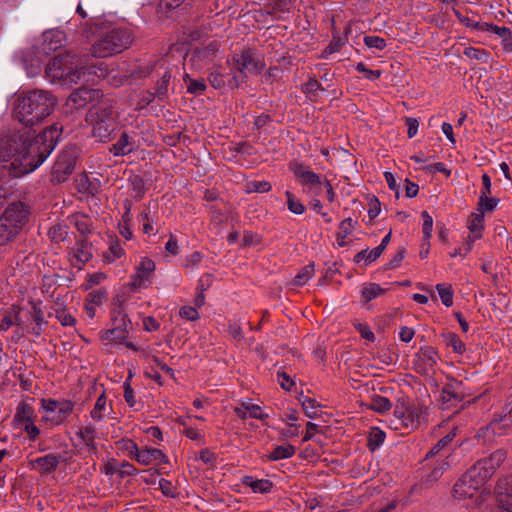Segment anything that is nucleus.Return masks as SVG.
<instances>
[{"mask_svg":"<svg viewBox=\"0 0 512 512\" xmlns=\"http://www.w3.org/2000/svg\"><path fill=\"white\" fill-rule=\"evenodd\" d=\"M231 80L232 78H229L228 74H224L220 71H213L208 76L210 85L215 89H221L225 87V85L227 83L229 84V81Z\"/></svg>","mask_w":512,"mask_h":512,"instance_id":"obj_40","label":"nucleus"},{"mask_svg":"<svg viewBox=\"0 0 512 512\" xmlns=\"http://www.w3.org/2000/svg\"><path fill=\"white\" fill-rule=\"evenodd\" d=\"M33 408L26 402H20L17 406L14 421L18 424H26L32 421Z\"/></svg>","mask_w":512,"mask_h":512,"instance_id":"obj_31","label":"nucleus"},{"mask_svg":"<svg viewBox=\"0 0 512 512\" xmlns=\"http://www.w3.org/2000/svg\"><path fill=\"white\" fill-rule=\"evenodd\" d=\"M235 413L240 418H245L247 413H249L250 417L255 419H263L267 417L266 414L262 413L261 407L259 405L249 403H242L241 407H236Z\"/></svg>","mask_w":512,"mask_h":512,"instance_id":"obj_26","label":"nucleus"},{"mask_svg":"<svg viewBox=\"0 0 512 512\" xmlns=\"http://www.w3.org/2000/svg\"><path fill=\"white\" fill-rule=\"evenodd\" d=\"M384 293L385 289H383L379 284L370 283L362 289L361 296L363 301L367 303Z\"/></svg>","mask_w":512,"mask_h":512,"instance_id":"obj_36","label":"nucleus"},{"mask_svg":"<svg viewBox=\"0 0 512 512\" xmlns=\"http://www.w3.org/2000/svg\"><path fill=\"white\" fill-rule=\"evenodd\" d=\"M391 407H392V404L389 401V399L386 397H383V396H379V395L372 397L371 402L368 405L369 409H371L375 412H378V413L386 412V411L390 410Z\"/></svg>","mask_w":512,"mask_h":512,"instance_id":"obj_39","label":"nucleus"},{"mask_svg":"<svg viewBox=\"0 0 512 512\" xmlns=\"http://www.w3.org/2000/svg\"><path fill=\"white\" fill-rule=\"evenodd\" d=\"M441 337L443 338V342L445 343V345L451 347L454 352L462 354L465 351L464 343L454 332L442 333Z\"/></svg>","mask_w":512,"mask_h":512,"instance_id":"obj_32","label":"nucleus"},{"mask_svg":"<svg viewBox=\"0 0 512 512\" xmlns=\"http://www.w3.org/2000/svg\"><path fill=\"white\" fill-rule=\"evenodd\" d=\"M155 262L150 258H143L137 268V272L134 275L130 286L132 288H139L142 284L148 280L151 274L155 270Z\"/></svg>","mask_w":512,"mask_h":512,"instance_id":"obj_17","label":"nucleus"},{"mask_svg":"<svg viewBox=\"0 0 512 512\" xmlns=\"http://www.w3.org/2000/svg\"><path fill=\"white\" fill-rule=\"evenodd\" d=\"M20 311L21 309L17 305H13L7 310L0 321V331H6L13 325H21V319L19 317Z\"/></svg>","mask_w":512,"mask_h":512,"instance_id":"obj_25","label":"nucleus"},{"mask_svg":"<svg viewBox=\"0 0 512 512\" xmlns=\"http://www.w3.org/2000/svg\"><path fill=\"white\" fill-rule=\"evenodd\" d=\"M296 452V448L287 444L285 446H277L274 450L267 456L268 461H278L281 459H288L294 456Z\"/></svg>","mask_w":512,"mask_h":512,"instance_id":"obj_28","label":"nucleus"},{"mask_svg":"<svg viewBox=\"0 0 512 512\" xmlns=\"http://www.w3.org/2000/svg\"><path fill=\"white\" fill-rule=\"evenodd\" d=\"M301 90L311 99V96H316L317 90L324 91V88L315 77H312L302 85Z\"/></svg>","mask_w":512,"mask_h":512,"instance_id":"obj_51","label":"nucleus"},{"mask_svg":"<svg viewBox=\"0 0 512 512\" xmlns=\"http://www.w3.org/2000/svg\"><path fill=\"white\" fill-rule=\"evenodd\" d=\"M45 73L53 80H63L66 83L78 84L85 75L81 55L67 52L58 54L45 67Z\"/></svg>","mask_w":512,"mask_h":512,"instance_id":"obj_4","label":"nucleus"},{"mask_svg":"<svg viewBox=\"0 0 512 512\" xmlns=\"http://www.w3.org/2000/svg\"><path fill=\"white\" fill-rule=\"evenodd\" d=\"M242 483L250 487L255 493H268L273 487V483L268 479H254L252 476H244Z\"/></svg>","mask_w":512,"mask_h":512,"instance_id":"obj_24","label":"nucleus"},{"mask_svg":"<svg viewBox=\"0 0 512 512\" xmlns=\"http://www.w3.org/2000/svg\"><path fill=\"white\" fill-rule=\"evenodd\" d=\"M227 63L232 71L239 73V75L235 73L232 80L229 81L231 88L239 87L245 81L248 74H259L264 68V63L256 55L255 51L249 48L234 52Z\"/></svg>","mask_w":512,"mask_h":512,"instance_id":"obj_6","label":"nucleus"},{"mask_svg":"<svg viewBox=\"0 0 512 512\" xmlns=\"http://www.w3.org/2000/svg\"><path fill=\"white\" fill-rule=\"evenodd\" d=\"M406 254V249L404 247H400L393 258L386 264L385 269H395L400 266L402 260L404 259Z\"/></svg>","mask_w":512,"mask_h":512,"instance_id":"obj_64","label":"nucleus"},{"mask_svg":"<svg viewBox=\"0 0 512 512\" xmlns=\"http://www.w3.org/2000/svg\"><path fill=\"white\" fill-rule=\"evenodd\" d=\"M105 406H106V398H105L104 394H101L98 397L93 410L91 411L92 419H94L96 421L102 420L103 419V415L101 414V411L103 409H105Z\"/></svg>","mask_w":512,"mask_h":512,"instance_id":"obj_59","label":"nucleus"},{"mask_svg":"<svg viewBox=\"0 0 512 512\" xmlns=\"http://www.w3.org/2000/svg\"><path fill=\"white\" fill-rule=\"evenodd\" d=\"M314 274V264L310 263L303 267L295 276L293 283L296 286L304 285Z\"/></svg>","mask_w":512,"mask_h":512,"instance_id":"obj_44","label":"nucleus"},{"mask_svg":"<svg viewBox=\"0 0 512 512\" xmlns=\"http://www.w3.org/2000/svg\"><path fill=\"white\" fill-rule=\"evenodd\" d=\"M271 190V184L268 181H250L246 185L247 193H265Z\"/></svg>","mask_w":512,"mask_h":512,"instance_id":"obj_50","label":"nucleus"},{"mask_svg":"<svg viewBox=\"0 0 512 512\" xmlns=\"http://www.w3.org/2000/svg\"><path fill=\"white\" fill-rule=\"evenodd\" d=\"M56 101L54 95L46 90L22 91L15 98L13 117L26 127H32L52 113Z\"/></svg>","mask_w":512,"mask_h":512,"instance_id":"obj_2","label":"nucleus"},{"mask_svg":"<svg viewBox=\"0 0 512 512\" xmlns=\"http://www.w3.org/2000/svg\"><path fill=\"white\" fill-rule=\"evenodd\" d=\"M296 0H273L270 4V14L289 13L295 5Z\"/></svg>","mask_w":512,"mask_h":512,"instance_id":"obj_38","label":"nucleus"},{"mask_svg":"<svg viewBox=\"0 0 512 512\" xmlns=\"http://www.w3.org/2000/svg\"><path fill=\"white\" fill-rule=\"evenodd\" d=\"M510 490H512V478L511 477H507V478H503L501 480L498 481L496 487H495V494H496V498H497V502L500 501V493H502V495L504 496H508L509 494H511Z\"/></svg>","mask_w":512,"mask_h":512,"instance_id":"obj_52","label":"nucleus"},{"mask_svg":"<svg viewBox=\"0 0 512 512\" xmlns=\"http://www.w3.org/2000/svg\"><path fill=\"white\" fill-rule=\"evenodd\" d=\"M385 432L378 427L371 428L368 434L367 447L371 451H375L385 440Z\"/></svg>","mask_w":512,"mask_h":512,"instance_id":"obj_33","label":"nucleus"},{"mask_svg":"<svg viewBox=\"0 0 512 512\" xmlns=\"http://www.w3.org/2000/svg\"><path fill=\"white\" fill-rule=\"evenodd\" d=\"M354 230V223L352 218H346L339 224V232L336 237L337 240L345 239Z\"/></svg>","mask_w":512,"mask_h":512,"instance_id":"obj_57","label":"nucleus"},{"mask_svg":"<svg viewBox=\"0 0 512 512\" xmlns=\"http://www.w3.org/2000/svg\"><path fill=\"white\" fill-rule=\"evenodd\" d=\"M285 195L287 197L288 209L294 214H303L305 211L304 205L299 200L295 199L291 192L286 191Z\"/></svg>","mask_w":512,"mask_h":512,"instance_id":"obj_54","label":"nucleus"},{"mask_svg":"<svg viewBox=\"0 0 512 512\" xmlns=\"http://www.w3.org/2000/svg\"><path fill=\"white\" fill-rule=\"evenodd\" d=\"M381 254L382 252H380L377 247H375L370 252H368V249H364L354 256L353 261L355 263H359L360 261L365 259L368 263H371L378 259L381 256Z\"/></svg>","mask_w":512,"mask_h":512,"instance_id":"obj_47","label":"nucleus"},{"mask_svg":"<svg viewBox=\"0 0 512 512\" xmlns=\"http://www.w3.org/2000/svg\"><path fill=\"white\" fill-rule=\"evenodd\" d=\"M79 150L76 145L66 146L58 155L50 174L53 184L64 183L72 175L78 159Z\"/></svg>","mask_w":512,"mask_h":512,"instance_id":"obj_7","label":"nucleus"},{"mask_svg":"<svg viewBox=\"0 0 512 512\" xmlns=\"http://www.w3.org/2000/svg\"><path fill=\"white\" fill-rule=\"evenodd\" d=\"M92 257V248L89 243L84 240H78L73 248L72 264L79 269L87 263Z\"/></svg>","mask_w":512,"mask_h":512,"instance_id":"obj_18","label":"nucleus"},{"mask_svg":"<svg viewBox=\"0 0 512 512\" xmlns=\"http://www.w3.org/2000/svg\"><path fill=\"white\" fill-rule=\"evenodd\" d=\"M83 58V66L85 67V75L81 78L83 81H90L89 76L94 75L98 78H105L108 75V67L104 62L98 64L87 65V57L81 55Z\"/></svg>","mask_w":512,"mask_h":512,"instance_id":"obj_20","label":"nucleus"},{"mask_svg":"<svg viewBox=\"0 0 512 512\" xmlns=\"http://www.w3.org/2000/svg\"><path fill=\"white\" fill-rule=\"evenodd\" d=\"M99 97V90L81 87L70 94L68 101L72 102L75 108L78 109L84 107L90 102L97 100Z\"/></svg>","mask_w":512,"mask_h":512,"instance_id":"obj_13","label":"nucleus"},{"mask_svg":"<svg viewBox=\"0 0 512 512\" xmlns=\"http://www.w3.org/2000/svg\"><path fill=\"white\" fill-rule=\"evenodd\" d=\"M301 404L307 417L316 418L318 416V408L320 405L316 403L315 399L304 397L301 400Z\"/></svg>","mask_w":512,"mask_h":512,"instance_id":"obj_46","label":"nucleus"},{"mask_svg":"<svg viewBox=\"0 0 512 512\" xmlns=\"http://www.w3.org/2000/svg\"><path fill=\"white\" fill-rule=\"evenodd\" d=\"M23 64L27 71L28 76L34 77L39 74L41 71V60L40 57H34L30 60V64L28 65L27 57L23 58Z\"/></svg>","mask_w":512,"mask_h":512,"instance_id":"obj_53","label":"nucleus"},{"mask_svg":"<svg viewBox=\"0 0 512 512\" xmlns=\"http://www.w3.org/2000/svg\"><path fill=\"white\" fill-rule=\"evenodd\" d=\"M436 290L440 296L441 302L446 306L450 307L453 304V290L451 286L445 284H437Z\"/></svg>","mask_w":512,"mask_h":512,"instance_id":"obj_45","label":"nucleus"},{"mask_svg":"<svg viewBox=\"0 0 512 512\" xmlns=\"http://www.w3.org/2000/svg\"><path fill=\"white\" fill-rule=\"evenodd\" d=\"M19 231L20 230L9 222L2 221L0 217V245H5L12 241L18 235Z\"/></svg>","mask_w":512,"mask_h":512,"instance_id":"obj_30","label":"nucleus"},{"mask_svg":"<svg viewBox=\"0 0 512 512\" xmlns=\"http://www.w3.org/2000/svg\"><path fill=\"white\" fill-rule=\"evenodd\" d=\"M29 304L32 307L30 312L32 319L36 322V324H46L44 320V313L40 307V302L29 301Z\"/></svg>","mask_w":512,"mask_h":512,"instance_id":"obj_61","label":"nucleus"},{"mask_svg":"<svg viewBox=\"0 0 512 512\" xmlns=\"http://www.w3.org/2000/svg\"><path fill=\"white\" fill-rule=\"evenodd\" d=\"M95 435H96V429L92 425H87V426L81 428L78 432V436L83 440V442L93 452L96 451V444L94 442Z\"/></svg>","mask_w":512,"mask_h":512,"instance_id":"obj_34","label":"nucleus"},{"mask_svg":"<svg viewBox=\"0 0 512 512\" xmlns=\"http://www.w3.org/2000/svg\"><path fill=\"white\" fill-rule=\"evenodd\" d=\"M133 151L131 137L127 132H122L115 144L110 147V152L114 156H124Z\"/></svg>","mask_w":512,"mask_h":512,"instance_id":"obj_21","label":"nucleus"},{"mask_svg":"<svg viewBox=\"0 0 512 512\" xmlns=\"http://www.w3.org/2000/svg\"><path fill=\"white\" fill-rule=\"evenodd\" d=\"M42 51L48 55L51 52H55L62 46L63 40L65 39L64 32L60 30H48L42 34Z\"/></svg>","mask_w":512,"mask_h":512,"instance_id":"obj_15","label":"nucleus"},{"mask_svg":"<svg viewBox=\"0 0 512 512\" xmlns=\"http://www.w3.org/2000/svg\"><path fill=\"white\" fill-rule=\"evenodd\" d=\"M364 43L369 48H376L378 50H383L386 47L385 39L378 36H365Z\"/></svg>","mask_w":512,"mask_h":512,"instance_id":"obj_63","label":"nucleus"},{"mask_svg":"<svg viewBox=\"0 0 512 512\" xmlns=\"http://www.w3.org/2000/svg\"><path fill=\"white\" fill-rule=\"evenodd\" d=\"M421 216L423 218L424 240L429 244L430 238L432 236L433 218L427 211H423Z\"/></svg>","mask_w":512,"mask_h":512,"instance_id":"obj_56","label":"nucleus"},{"mask_svg":"<svg viewBox=\"0 0 512 512\" xmlns=\"http://www.w3.org/2000/svg\"><path fill=\"white\" fill-rule=\"evenodd\" d=\"M464 55L470 59H476L484 63H488L490 53L484 49H477L473 47H467L464 50Z\"/></svg>","mask_w":512,"mask_h":512,"instance_id":"obj_48","label":"nucleus"},{"mask_svg":"<svg viewBox=\"0 0 512 512\" xmlns=\"http://www.w3.org/2000/svg\"><path fill=\"white\" fill-rule=\"evenodd\" d=\"M70 222L75 226L78 232L86 235L90 232V220L87 216L82 214H74L70 218Z\"/></svg>","mask_w":512,"mask_h":512,"instance_id":"obj_37","label":"nucleus"},{"mask_svg":"<svg viewBox=\"0 0 512 512\" xmlns=\"http://www.w3.org/2000/svg\"><path fill=\"white\" fill-rule=\"evenodd\" d=\"M59 463V457L53 454H48L43 457H39L35 460H31L30 464L34 467L38 465L41 474H48L53 472Z\"/></svg>","mask_w":512,"mask_h":512,"instance_id":"obj_22","label":"nucleus"},{"mask_svg":"<svg viewBox=\"0 0 512 512\" xmlns=\"http://www.w3.org/2000/svg\"><path fill=\"white\" fill-rule=\"evenodd\" d=\"M291 169L295 176L301 181L303 185H320V177L311 170H307L303 164L295 163L291 165Z\"/></svg>","mask_w":512,"mask_h":512,"instance_id":"obj_19","label":"nucleus"},{"mask_svg":"<svg viewBox=\"0 0 512 512\" xmlns=\"http://www.w3.org/2000/svg\"><path fill=\"white\" fill-rule=\"evenodd\" d=\"M115 103L103 99L94 104L86 114V121L92 125V135L101 142H107L112 132L117 128V113Z\"/></svg>","mask_w":512,"mask_h":512,"instance_id":"obj_3","label":"nucleus"},{"mask_svg":"<svg viewBox=\"0 0 512 512\" xmlns=\"http://www.w3.org/2000/svg\"><path fill=\"white\" fill-rule=\"evenodd\" d=\"M184 0H160L157 6V12L163 16L178 8Z\"/></svg>","mask_w":512,"mask_h":512,"instance_id":"obj_49","label":"nucleus"},{"mask_svg":"<svg viewBox=\"0 0 512 512\" xmlns=\"http://www.w3.org/2000/svg\"><path fill=\"white\" fill-rule=\"evenodd\" d=\"M485 482L486 480L480 473L470 467L454 484L453 497L456 499L472 498Z\"/></svg>","mask_w":512,"mask_h":512,"instance_id":"obj_8","label":"nucleus"},{"mask_svg":"<svg viewBox=\"0 0 512 512\" xmlns=\"http://www.w3.org/2000/svg\"><path fill=\"white\" fill-rule=\"evenodd\" d=\"M484 228V215L482 212L479 211V213H472L470 216V219L468 220V229L470 233H472V236H468L466 241V253H468L471 250L472 243L476 240L481 238L482 230Z\"/></svg>","mask_w":512,"mask_h":512,"instance_id":"obj_16","label":"nucleus"},{"mask_svg":"<svg viewBox=\"0 0 512 512\" xmlns=\"http://www.w3.org/2000/svg\"><path fill=\"white\" fill-rule=\"evenodd\" d=\"M423 415V408L414 404L396 405L394 410L395 420L393 421L394 428L399 430L404 428L407 432L417 429L420 425L421 417Z\"/></svg>","mask_w":512,"mask_h":512,"instance_id":"obj_9","label":"nucleus"},{"mask_svg":"<svg viewBox=\"0 0 512 512\" xmlns=\"http://www.w3.org/2000/svg\"><path fill=\"white\" fill-rule=\"evenodd\" d=\"M470 395L462 381L450 379L442 388L440 407L442 410H448L456 406L457 403L464 401Z\"/></svg>","mask_w":512,"mask_h":512,"instance_id":"obj_10","label":"nucleus"},{"mask_svg":"<svg viewBox=\"0 0 512 512\" xmlns=\"http://www.w3.org/2000/svg\"><path fill=\"white\" fill-rule=\"evenodd\" d=\"M170 79L171 74L166 70L160 80L156 83L152 97H157L158 100L164 101L168 97V85Z\"/></svg>","mask_w":512,"mask_h":512,"instance_id":"obj_27","label":"nucleus"},{"mask_svg":"<svg viewBox=\"0 0 512 512\" xmlns=\"http://www.w3.org/2000/svg\"><path fill=\"white\" fill-rule=\"evenodd\" d=\"M29 208L22 202H13L9 204L1 216L2 221L9 222L18 230H21L28 220Z\"/></svg>","mask_w":512,"mask_h":512,"instance_id":"obj_12","label":"nucleus"},{"mask_svg":"<svg viewBox=\"0 0 512 512\" xmlns=\"http://www.w3.org/2000/svg\"><path fill=\"white\" fill-rule=\"evenodd\" d=\"M136 460L142 465H149L154 460L167 462V457L161 450L156 448H149L140 450L139 453H137Z\"/></svg>","mask_w":512,"mask_h":512,"instance_id":"obj_23","label":"nucleus"},{"mask_svg":"<svg viewBox=\"0 0 512 512\" xmlns=\"http://www.w3.org/2000/svg\"><path fill=\"white\" fill-rule=\"evenodd\" d=\"M156 65V61L147 63L145 65H139L134 69L133 75L139 78L148 77L154 71Z\"/></svg>","mask_w":512,"mask_h":512,"instance_id":"obj_58","label":"nucleus"},{"mask_svg":"<svg viewBox=\"0 0 512 512\" xmlns=\"http://www.w3.org/2000/svg\"><path fill=\"white\" fill-rule=\"evenodd\" d=\"M42 406L47 412L58 413L57 423L62 422L73 410L74 403L69 400L56 401V400H42Z\"/></svg>","mask_w":512,"mask_h":512,"instance_id":"obj_14","label":"nucleus"},{"mask_svg":"<svg viewBox=\"0 0 512 512\" xmlns=\"http://www.w3.org/2000/svg\"><path fill=\"white\" fill-rule=\"evenodd\" d=\"M51 240L54 242L64 241L67 235L66 227L61 225H54L49 230Z\"/></svg>","mask_w":512,"mask_h":512,"instance_id":"obj_60","label":"nucleus"},{"mask_svg":"<svg viewBox=\"0 0 512 512\" xmlns=\"http://www.w3.org/2000/svg\"><path fill=\"white\" fill-rule=\"evenodd\" d=\"M102 28L97 23H91L86 22L83 29H82V35L87 38L91 39L92 37L98 35L102 32Z\"/></svg>","mask_w":512,"mask_h":512,"instance_id":"obj_62","label":"nucleus"},{"mask_svg":"<svg viewBox=\"0 0 512 512\" xmlns=\"http://www.w3.org/2000/svg\"><path fill=\"white\" fill-rule=\"evenodd\" d=\"M218 50V42L212 41L208 45L196 48L194 51V56L200 60H211L216 56Z\"/></svg>","mask_w":512,"mask_h":512,"instance_id":"obj_29","label":"nucleus"},{"mask_svg":"<svg viewBox=\"0 0 512 512\" xmlns=\"http://www.w3.org/2000/svg\"><path fill=\"white\" fill-rule=\"evenodd\" d=\"M185 82L187 84V92L190 94L200 95L206 89V84L203 79H192L187 75Z\"/></svg>","mask_w":512,"mask_h":512,"instance_id":"obj_43","label":"nucleus"},{"mask_svg":"<svg viewBox=\"0 0 512 512\" xmlns=\"http://www.w3.org/2000/svg\"><path fill=\"white\" fill-rule=\"evenodd\" d=\"M127 335L128 330L126 328H111L104 333L103 338L116 343H122L127 338Z\"/></svg>","mask_w":512,"mask_h":512,"instance_id":"obj_42","label":"nucleus"},{"mask_svg":"<svg viewBox=\"0 0 512 512\" xmlns=\"http://www.w3.org/2000/svg\"><path fill=\"white\" fill-rule=\"evenodd\" d=\"M455 437L454 432L448 433L446 436L441 438L434 446L433 448L428 452L427 457L434 456L438 454L444 447H446L448 444L452 442V440Z\"/></svg>","mask_w":512,"mask_h":512,"instance_id":"obj_55","label":"nucleus"},{"mask_svg":"<svg viewBox=\"0 0 512 512\" xmlns=\"http://www.w3.org/2000/svg\"><path fill=\"white\" fill-rule=\"evenodd\" d=\"M498 202H499L498 198H494V197L489 198L488 195H485V193H481L479 201H478L477 210L482 212L483 214L486 211L491 212L496 208Z\"/></svg>","mask_w":512,"mask_h":512,"instance_id":"obj_41","label":"nucleus"},{"mask_svg":"<svg viewBox=\"0 0 512 512\" xmlns=\"http://www.w3.org/2000/svg\"><path fill=\"white\" fill-rule=\"evenodd\" d=\"M60 132L55 125L38 135L29 127L13 131L3 146L11 160L10 174L13 177H21L40 166L56 147Z\"/></svg>","mask_w":512,"mask_h":512,"instance_id":"obj_1","label":"nucleus"},{"mask_svg":"<svg viewBox=\"0 0 512 512\" xmlns=\"http://www.w3.org/2000/svg\"><path fill=\"white\" fill-rule=\"evenodd\" d=\"M134 38L128 30L113 28L103 31L91 46V55L96 58H106L119 54L128 49Z\"/></svg>","mask_w":512,"mask_h":512,"instance_id":"obj_5","label":"nucleus"},{"mask_svg":"<svg viewBox=\"0 0 512 512\" xmlns=\"http://www.w3.org/2000/svg\"><path fill=\"white\" fill-rule=\"evenodd\" d=\"M111 322L112 328H126L128 324H131L128 315L124 312V309H112L111 310Z\"/></svg>","mask_w":512,"mask_h":512,"instance_id":"obj_35","label":"nucleus"},{"mask_svg":"<svg viewBox=\"0 0 512 512\" xmlns=\"http://www.w3.org/2000/svg\"><path fill=\"white\" fill-rule=\"evenodd\" d=\"M506 458L507 451L504 449H498L489 457L477 461L472 467L476 469L485 480H487L494 474L495 470L503 464Z\"/></svg>","mask_w":512,"mask_h":512,"instance_id":"obj_11","label":"nucleus"}]
</instances>
